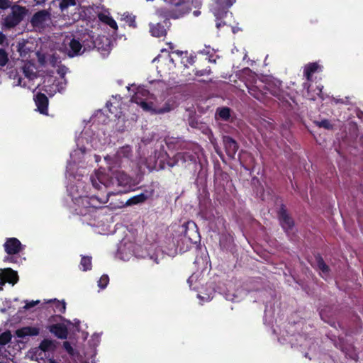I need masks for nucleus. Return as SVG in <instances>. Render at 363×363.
Instances as JSON below:
<instances>
[{"label":"nucleus","mask_w":363,"mask_h":363,"mask_svg":"<svg viewBox=\"0 0 363 363\" xmlns=\"http://www.w3.org/2000/svg\"><path fill=\"white\" fill-rule=\"evenodd\" d=\"M48 330L59 339L65 340L68 336L67 327L64 323H52L47 327Z\"/></svg>","instance_id":"f8f14e48"},{"label":"nucleus","mask_w":363,"mask_h":363,"mask_svg":"<svg viewBox=\"0 0 363 363\" xmlns=\"http://www.w3.org/2000/svg\"><path fill=\"white\" fill-rule=\"evenodd\" d=\"M181 233L191 244H197L201 241V236L195 222L189 220L181 226Z\"/></svg>","instance_id":"423d86ee"},{"label":"nucleus","mask_w":363,"mask_h":363,"mask_svg":"<svg viewBox=\"0 0 363 363\" xmlns=\"http://www.w3.org/2000/svg\"><path fill=\"white\" fill-rule=\"evenodd\" d=\"M18 84L20 86L22 85V78L21 77L18 78Z\"/></svg>","instance_id":"3c124183"},{"label":"nucleus","mask_w":363,"mask_h":363,"mask_svg":"<svg viewBox=\"0 0 363 363\" xmlns=\"http://www.w3.org/2000/svg\"><path fill=\"white\" fill-rule=\"evenodd\" d=\"M170 5V8L157 9L155 14L158 17L178 19L189 13L191 10L190 0H171Z\"/></svg>","instance_id":"f03ea898"},{"label":"nucleus","mask_w":363,"mask_h":363,"mask_svg":"<svg viewBox=\"0 0 363 363\" xmlns=\"http://www.w3.org/2000/svg\"><path fill=\"white\" fill-rule=\"evenodd\" d=\"M172 47L170 46V49L172 50ZM172 54L177 55L179 57H183V55L185 57L187 55V52H183L180 50H172Z\"/></svg>","instance_id":"79ce46f5"},{"label":"nucleus","mask_w":363,"mask_h":363,"mask_svg":"<svg viewBox=\"0 0 363 363\" xmlns=\"http://www.w3.org/2000/svg\"><path fill=\"white\" fill-rule=\"evenodd\" d=\"M225 25V23L222 21H220V20H218L216 23V26L217 28H218V29Z\"/></svg>","instance_id":"49530a36"},{"label":"nucleus","mask_w":363,"mask_h":363,"mask_svg":"<svg viewBox=\"0 0 363 363\" xmlns=\"http://www.w3.org/2000/svg\"><path fill=\"white\" fill-rule=\"evenodd\" d=\"M106 107L108 108V111L111 113H114V112L111 110V107L112 106V103L110 102V101H108L106 104Z\"/></svg>","instance_id":"8fccbe9b"},{"label":"nucleus","mask_w":363,"mask_h":363,"mask_svg":"<svg viewBox=\"0 0 363 363\" xmlns=\"http://www.w3.org/2000/svg\"><path fill=\"white\" fill-rule=\"evenodd\" d=\"M40 303L39 301H29V302H27L26 303V306H24V308L26 309H30L34 306H35L36 305H38V303Z\"/></svg>","instance_id":"37998d69"},{"label":"nucleus","mask_w":363,"mask_h":363,"mask_svg":"<svg viewBox=\"0 0 363 363\" xmlns=\"http://www.w3.org/2000/svg\"><path fill=\"white\" fill-rule=\"evenodd\" d=\"M223 142L226 155L229 158L234 159L239 148L238 143L229 135H224L223 137Z\"/></svg>","instance_id":"9d476101"},{"label":"nucleus","mask_w":363,"mask_h":363,"mask_svg":"<svg viewBox=\"0 0 363 363\" xmlns=\"http://www.w3.org/2000/svg\"><path fill=\"white\" fill-rule=\"evenodd\" d=\"M218 6L222 10H225L230 7L235 0H215Z\"/></svg>","instance_id":"7c9ffc66"},{"label":"nucleus","mask_w":363,"mask_h":363,"mask_svg":"<svg viewBox=\"0 0 363 363\" xmlns=\"http://www.w3.org/2000/svg\"><path fill=\"white\" fill-rule=\"evenodd\" d=\"M211 69L209 67L207 68L201 69V70L196 69L195 72H194L195 75L199 76V77L203 76V75H209V74H211Z\"/></svg>","instance_id":"4c0bfd02"},{"label":"nucleus","mask_w":363,"mask_h":363,"mask_svg":"<svg viewBox=\"0 0 363 363\" xmlns=\"http://www.w3.org/2000/svg\"><path fill=\"white\" fill-rule=\"evenodd\" d=\"M141 194H143L146 197V201L153 197L155 194V189L152 186H150L144 190Z\"/></svg>","instance_id":"e433bc0d"},{"label":"nucleus","mask_w":363,"mask_h":363,"mask_svg":"<svg viewBox=\"0 0 363 363\" xmlns=\"http://www.w3.org/2000/svg\"><path fill=\"white\" fill-rule=\"evenodd\" d=\"M223 14L226 15V14H227V12H226V11H224V12H223Z\"/></svg>","instance_id":"13d9d810"},{"label":"nucleus","mask_w":363,"mask_h":363,"mask_svg":"<svg viewBox=\"0 0 363 363\" xmlns=\"http://www.w3.org/2000/svg\"><path fill=\"white\" fill-rule=\"evenodd\" d=\"M69 46L70 48L69 55L72 57L79 55L82 48L80 42L75 38L71 40Z\"/></svg>","instance_id":"aec40b11"},{"label":"nucleus","mask_w":363,"mask_h":363,"mask_svg":"<svg viewBox=\"0 0 363 363\" xmlns=\"http://www.w3.org/2000/svg\"><path fill=\"white\" fill-rule=\"evenodd\" d=\"M110 192H107L106 195L99 197V196L94 195L90 197L84 196L80 197L77 202L81 203L84 209H76L79 211L77 213L81 215H86L89 211V208H100L103 204H105L108 201Z\"/></svg>","instance_id":"20e7f679"},{"label":"nucleus","mask_w":363,"mask_h":363,"mask_svg":"<svg viewBox=\"0 0 363 363\" xmlns=\"http://www.w3.org/2000/svg\"><path fill=\"white\" fill-rule=\"evenodd\" d=\"M177 161H180L182 164L186 163L193 164L196 162V155L189 152L177 153Z\"/></svg>","instance_id":"f3484780"},{"label":"nucleus","mask_w":363,"mask_h":363,"mask_svg":"<svg viewBox=\"0 0 363 363\" xmlns=\"http://www.w3.org/2000/svg\"><path fill=\"white\" fill-rule=\"evenodd\" d=\"M248 93L259 101H262L264 99L265 94L267 93L259 89L257 86L251 85L247 86Z\"/></svg>","instance_id":"6ab92c4d"},{"label":"nucleus","mask_w":363,"mask_h":363,"mask_svg":"<svg viewBox=\"0 0 363 363\" xmlns=\"http://www.w3.org/2000/svg\"><path fill=\"white\" fill-rule=\"evenodd\" d=\"M318 91L317 92V95H320L322 92V89L318 87Z\"/></svg>","instance_id":"864d4df0"},{"label":"nucleus","mask_w":363,"mask_h":363,"mask_svg":"<svg viewBox=\"0 0 363 363\" xmlns=\"http://www.w3.org/2000/svg\"><path fill=\"white\" fill-rule=\"evenodd\" d=\"M50 16L51 13L48 10H40L33 14L30 19V23L33 27H40L50 19Z\"/></svg>","instance_id":"ddd939ff"},{"label":"nucleus","mask_w":363,"mask_h":363,"mask_svg":"<svg viewBox=\"0 0 363 363\" xmlns=\"http://www.w3.org/2000/svg\"><path fill=\"white\" fill-rule=\"evenodd\" d=\"M317 125L320 128H324L326 130H332L333 125L330 123V121L328 119H323L321 121H318L316 123Z\"/></svg>","instance_id":"f704fd0d"},{"label":"nucleus","mask_w":363,"mask_h":363,"mask_svg":"<svg viewBox=\"0 0 363 363\" xmlns=\"http://www.w3.org/2000/svg\"><path fill=\"white\" fill-rule=\"evenodd\" d=\"M180 161H177V154L174 156L172 159H170L169 161L167 162V165L170 167H173L178 164Z\"/></svg>","instance_id":"a19ab883"},{"label":"nucleus","mask_w":363,"mask_h":363,"mask_svg":"<svg viewBox=\"0 0 363 363\" xmlns=\"http://www.w3.org/2000/svg\"><path fill=\"white\" fill-rule=\"evenodd\" d=\"M99 18L102 22L109 26L111 28L118 30L117 23L111 16L100 14Z\"/></svg>","instance_id":"4be33fe9"},{"label":"nucleus","mask_w":363,"mask_h":363,"mask_svg":"<svg viewBox=\"0 0 363 363\" xmlns=\"http://www.w3.org/2000/svg\"><path fill=\"white\" fill-rule=\"evenodd\" d=\"M106 175H98L91 178L93 186L98 190L106 189L111 184L118 187L117 194H125L132 190V179L123 172H117L109 182H105Z\"/></svg>","instance_id":"f257e3e1"},{"label":"nucleus","mask_w":363,"mask_h":363,"mask_svg":"<svg viewBox=\"0 0 363 363\" xmlns=\"http://www.w3.org/2000/svg\"><path fill=\"white\" fill-rule=\"evenodd\" d=\"M12 335L9 330L5 331L0 335V345L4 346L11 340Z\"/></svg>","instance_id":"c756f323"},{"label":"nucleus","mask_w":363,"mask_h":363,"mask_svg":"<svg viewBox=\"0 0 363 363\" xmlns=\"http://www.w3.org/2000/svg\"><path fill=\"white\" fill-rule=\"evenodd\" d=\"M57 342L50 339H43L39 345V349L44 352H52L57 348Z\"/></svg>","instance_id":"a211bd4d"},{"label":"nucleus","mask_w":363,"mask_h":363,"mask_svg":"<svg viewBox=\"0 0 363 363\" xmlns=\"http://www.w3.org/2000/svg\"><path fill=\"white\" fill-rule=\"evenodd\" d=\"M12 2L10 0H0V9L5 10L9 8L11 9Z\"/></svg>","instance_id":"ea45409f"},{"label":"nucleus","mask_w":363,"mask_h":363,"mask_svg":"<svg viewBox=\"0 0 363 363\" xmlns=\"http://www.w3.org/2000/svg\"><path fill=\"white\" fill-rule=\"evenodd\" d=\"M50 363H58V362H56V361H55V360H51V361L50 362Z\"/></svg>","instance_id":"5fc2aeb1"},{"label":"nucleus","mask_w":363,"mask_h":363,"mask_svg":"<svg viewBox=\"0 0 363 363\" xmlns=\"http://www.w3.org/2000/svg\"><path fill=\"white\" fill-rule=\"evenodd\" d=\"M216 153H218L220 156V153L218 152V150H216Z\"/></svg>","instance_id":"4d7b16f0"},{"label":"nucleus","mask_w":363,"mask_h":363,"mask_svg":"<svg viewBox=\"0 0 363 363\" xmlns=\"http://www.w3.org/2000/svg\"><path fill=\"white\" fill-rule=\"evenodd\" d=\"M134 99L135 100V102L137 104H140V106L143 108V110L147 111H150L153 113L161 114V113H167V112H169L171 111V106L169 104H165L162 108H152L153 103L147 102V101H145L143 100H140V101H138L137 100V96H134Z\"/></svg>","instance_id":"9b49d317"},{"label":"nucleus","mask_w":363,"mask_h":363,"mask_svg":"<svg viewBox=\"0 0 363 363\" xmlns=\"http://www.w3.org/2000/svg\"><path fill=\"white\" fill-rule=\"evenodd\" d=\"M3 276L4 285L6 283L15 285L18 281V275L16 271L11 268H4L1 269Z\"/></svg>","instance_id":"2eb2a0df"},{"label":"nucleus","mask_w":363,"mask_h":363,"mask_svg":"<svg viewBox=\"0 0 363 363\" xmlns=\"http://www.w3.org/2000/svg\"><path fill=\"white\" fill-rule=\"evenodd\" d=\"M315 260L317 262V266L318 269L323 273H328L330 272L329 267L326 264L323 258L321 257L320 255H317L315 256Z\"/></svg>","instance_id":"393cba45"},{"label":"nucleus","mask_w":363,"mask_h":363,"mask_svg":"<svg viewBox=\"0 0 363 363\" xmlns=\"http://www.w3.org/2000/svg\"><path fill=\"white\" fill-rule=\"evenodd\" d=\"M146 201V197L143 194H138L136 196H134L131 198H130L127 202L126 205L128 206H132V205H136L139 203H144Z\"/></svg>","instance_id":"b1692460"},{"label":"nucleus","mask_w":363,"mask_h":363,"mask_svg":"<svg viewBox=\"0 0 363 363\" xmlns=\"http://www.w3.org/2000/svg\"><path fill=\"white\" fill-rule=\"evenodd\" d=\"M53 309L55 312L65 313L66 311V303L64 301H53Z\"/></svg>","instance_id":"bb28decb"},{"label":"nucleus","mask_w":363,"mask_h":363,"mask_svg":"<svg viewBox=\"0 0 363 363\" xmlns=\"http://www.w3.org/2000/svg\"><path fill=\"white\" fill-rule=\"evenodd\" d=\"M28 13V9L26 6L18 4H13L11 9V13L4 16L1 19V29L4 30H10L16 27Z\"/></svg>","instance_id":"7ed1b4c3"},{"label":"nucleus","mask_w":363,"mask_h":363,"mask_svg":"<svg viewBox=\"0 0 363 363\" xmlns=\"http://www.w3.org/2000/svg\"><path fill=\"white\" fill-rule=\"evenodd\" d=\"M217 114L225 121H229L230 118V108L228 107H223L217 110Z\"/></svg>","instance_id":"a878e982"},{"label":"nucleus","mask_w":363,"mask_h":363,"mask_svg":"<svg viewBox=\"0 0 363 363\" xmlns=\"http://www.w3.org/2000/svg\"><path fill=\"white\" fill-rule=\"evenodd\" d=\"M8 62H9L8 53L6 52V51L4 49L0 48V66L1 67L5 66Z\"/></svg>","instance_id":"2f4dec72"},{"label":"nucleus","mask_w":363,"mask_h":363,"mask_svg":"<svg viewBox=\"0 0 363 363\" xmlns=\"http://www.w3.org/2000/svg\"><path fill=\"white\" fill-rule=\"evenodd\" d=\"M103 39H104L106 41H107V42H108V43H107V44H106V48H104L103 46H102V47H100V46L99 45V46H98V48H99V49L102 48L104 50H108L109 49V47H110V46H109V44H110L109 40H108V38L104 37V36L103 37Z\"/></svg>","instance_id":"a18cd8bd"},{"label":"nucleus","mask_w":363,"mask_h":363,"mask_svg":"<svg viewBox=\"0 0 363 363\" xmlns=\"http://www.w3.org/2000/svg\"><path fill=\"white\" fill-rule=\"evenodd\" d=\"M200 13H201V12H200L199 11H194V14L196 16H199V15L200 14Z\"/></svg>","instance_id":"603ef678"},{"label":"nucleus","mask_w":363,"mask_h":363,"mask_svg":"<svg viewBox=\"0 0 363 363\" xmlns=\"http://www.w3.org/2000/svg\"><path fill=\"white\" fill-rule=\"evenodd\" d=\"M160 18L164 19L162 23H150V32L152 36L157 38L164 37L167 35V29L171 26L169 20L172 19L166 17Z\"/></svg>","instance_id":"1a4fd4ad"},{"label":"nucleus","mask_w":363,"mask_h":363,"mask_svg":"<svg viewBox=\"0 0 363 363\" xmlns=\"http://www.w3.org/2000/svg\"><path fill=\"white\" fill-rule=\"evenodd\" d=\"M4 248L7 254L4 258V262L18 263L19 257L16 255L23 250V245L20 240L16 238H6Z\"/></svg>","instance_id":"39448f33"},{"label":"nucleus","mask_w":363,"mask_h":363,"mask_svg":"<svg viewBox=\"0 0 363 363\" xmlns=\"http://www.w3.org/2000/svg\"><path fill=\"white\" fill-rule=\"evenodd\" d=\"M59 321H66L68 323H71V322L69 320H65V318L63 316H62L61 315H51L49 318H48V322L50 323H59L58 322Z\"/></svg>","instance_id":"c9c22d12"},{"label":"nucleus","mask_w":363,"mask_h":363,"mask_svg":"<svg viewBox=\"0 0 363 363\" xmlns=\"http://www.w3.org/2000/svg\"><path fill=\"white\" fill-rule=\"evenodd\" d=\"M6 39V35L1 31H0V44H3Z\"/></svg>","instance_id":"de8ad7c7"},{"label":"nucleus","mask_w":363,"mask_h":363,"mask_svg":"<svg viewBox=\"0 0 363 363\" xmlns=\"http://www.w3.org/2000/svg\"><path fill=\"white\" fill-rule=\"evenodd\" d=\"M206 59L208 60V62H211V63H216V59L213 58V57L211 55L206 57Z\"/></svg>","instance_id":"09e8293b"},{"label":"nucleus","mask_w":363,"mask_h":363,"mask_svg":"<svg viewBox=\"0 0 363 363\" xmlns=\"http://www.w3.org/2000/svg\"><path fill=\"white\" fill-rule=\"evenodd\" d=\"M40 334V328L34 326H26L16 330L18 337L25 338L26 337L37 336Z\"/></svg>","instance_id":"dca6fc26"},{"label":"nucleus","mask_w":363,"mask_h":363,"mask_svg":"<svg viewBox=\"0 0 363 363\" xmlns=\"http://www.w3.org/2000/svg\"><path fill=\"white\" fill-rule=\"evenodd\" d=\"M76 1L75 0H61L60 2V8L62 11L67 9L70 6H75Z\"/></svg>","instance_id":"473e14b6"},{"label":"nucleus","mask_w":363,"mask_h":363,"mask_svg":"<svg viewBox=\"0 0 363 363\" xmlns=\"http://www.w3.org/2000/svg\"><path fill=\"white\" fill-rule=\"evenodd\" d=\"M170 61L174 63V59L172 57H170Z\"/></svg>","instance_id":"6e6d98bb"},{"label":"nucleus","mask_w":363,"mask_h":363,"mask_svg":"<svg viewBox=\"0 0 363 363\" xmlns=\"http://www.w3.org/2000/svg\"><path fill=\"white\" fill-rule=\"evenodd\" d=\"M34 101L37 106V110L44 115H48L49 100L45 94L38 92L34 95Z\"/></svg>","instance_id":"4468645a"},{"label":"nucleus","mask_w":363,"mask_h":363,"mask_svg":"<svg viewBox=\"0 0 363 363\" xmlns=\"http://www.w3.org/2000/svg\"><path fill=\"white\" fill-rule=\"evenodd\" d=\"M123 18L124 21L128 24L129 26L133 28H136V22H135V16L129 13H125L123 15Z\"/></svg>","instance_id":"c85d7f7f"},{"label":"nucleus","mask_w":363,"mask_h":363,"mask_svg":"<svg viewBox=\"0 0 363 363\" xmlns=\"http://www.w3.org/2000/svg\"><path fill=\"white\" fill-rule=\"evenodd\" d=\"M277 217L283 230L289 233L294 226V221L288 213L286 206L283 203L281 204L277 212Z\"/></svg>","instance_id":"6e6552de"},{"label":"nucleus","mask_w":363,"mask_h":363,"mask_svg":"<svg viewBox=\"0 0 363 363\" xmlns=\"http://www.w3.org/2000/svg\"><path fill=\"white\" fill-rule=\"evenodd\" d=\"M264 88L267 91L269 92L270 94L277 98L278 99H281L283 98V91L280 88H270L269 86H265Z\"/></svg>","instance_id":"cd10ccee"},{"label":"nucleus","mask_w":363,"mask_h":363,"mask_svg":"<svg viewBox=\"0 0 363 363\" xmlns=\"http://www.w3.org/2000/svg\"><path fill=\"white\" fill-rule=\"evenodd\" d=\"M63 347L69 355H74V350L68 341H65L63 342Z\"/></svg>","instance_id":"58836bf2"},{"label":"nucleus","mask_w":363,"mask_h":363,"mask_svg":"<svg viewBox=\"0 0 363 363\" xmlns=\"http://www.w3.org/2000/svg\"><path fill=\"white\" fill-rule=\"evenodd\" d=\"M109 282V277L108 275L106 274H104L101 277V278L99 279V281H98V286L104 289H105L108 284Z\"/></svg>","instance_id":"72a5a7b5"},{"label":"nucleus","mask_w":363,"mask_h":363,"mask_svg":"<svg viewBox=\"0 0 363 363\" xmlns=\"http://www.w3.org/2000/svg\"><path fill=\"white\" fill-rule=\"evenodd\" d=\"M189 125L194 128H196L198 127V121L195 118H190L189 120Z\"/></svg>","instance_id":"c03bdc74"},{"label":"nucleus","mask_w":363,"mask_h":363,"mask_svg":"<svg viewBox=\"0 0 363 363\" xmlns=\"http://www.w3.org/2000/svg\"><path fill=\"white\" fill-rule=\"evenodd\" d=\"M21 71L23 72V75L29 79H33L36 77V74L33 71V67L30 64H25L21 68Z\"/></svg>","instance_id":"412c9836"},{"label":"nucleus","mask_w":363,"mask_h":363,"mask_svg":"<svg viewBox=\"0 0 363 363\" xmlns=\"http://www.w3.org/2000/svg\"><path fill=\"white\" fill-rule=\"evenodd\" d=\"M81 269L84 272L91 270L92 268L91 257L82 256L80 262Z\"/></svg>","instance_id":"5701e85b"},{"label":"nucleus","mask_w":363,"mask_h":363,"mask_svg":"<svg viewBox=\"0 0 363 363\" xmlns=\"http://www.w3.org/2000/svg\"><path fill=\"white\" fill-rule=\"evenodd\" d=\"M318 69H320V67L317 62H311L305 66L303 70V75L306 78L307 82L303 84V88L306 90L308 99L313 100H315V96L310 95V82L312 81L313 74L318 72Z\"/></svg>","instance_id":"0eeeda50"}]
</instances>
